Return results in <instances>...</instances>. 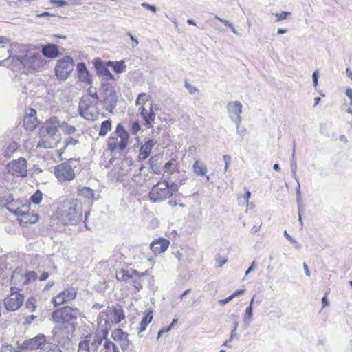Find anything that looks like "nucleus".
<instances>
[{
    "mask_svg": "<svg viewBox=\"0 0 352 352\" xmlns=\"http://www.w3.org/2000/svg\"><path fill=\"white\" fill-rule=\"evenodd\" d=\"M79 111L81 116L88 120H94L97 118L98 112L94 106L88 107L84 102L79 105Z\"/></svg>",
    "mask_w": 352,
    "mask_h": 352,
    "instance_id": "25",
    "label": "nucleus"
},
{
    "mask_svg": "<svg viewBox=\"0 0 352 352\" xmlns=\"http://www.w3.org/2000/svg\"><path fill=\"white\" fill-rule=\"evenodd\" d=\"M25 204H23L19 199H14L12 198V201L10 202L8 207L6 208L11 213H13L16 216L20 215L21 212L24 213L23 207Z\"/></svg>",
    "mask_w": 352,
    "mask_h": 352,
    "instance_id": "27",
    "label": "nucleus"
},
{
    "mask_svg": "<svg viewBox=\"0 0 352 352\" xmlns=\"http://www.w3.org/2000/svg\"><path fill=\"white\" fill-rule=\"evenodd\" d=\"M82 102H84L85 104H87V106L88 107L94 106V102L92 101H91L89 96H84L83 97H82L80 100L79 104H82Z\"/></svg>",
    "mask_w": 352,
    "mask_h": 352,
    "instance_id": "52",
    "label": "nucleus"
},
{
    "mask_svg": "<svg viewBox=\"0 0 352 352\" xmlns=\"http://www.w3.org/2000/svg\"><path fill=\"white\" fill-rule=\"evenodd\" d=\"M58 214V221L63 225H75L82 220V204L76 199H72L64 206Z\"/></svg>",
    "mask_w": 352,
    "mask_h": 352,
    "instance_id": "5",
    "label": "nucleus"
},
{
    "mask_svg": "<svg viewBox=\"0 0 352 352\" xmlns=\"http://www.w3.org/2000/svg\"><path fill=\"white\" fill-rule=\"evenodd\" d=\"M24 297L21 294H16L14 297L10 296L5 299V307L8 311H16L23 305Z\"/></svg>",
    "mask_w": 352,
    "mask_h": 352,
    "instance_id": "19",
    "label": "nucleus"
},
{
    "mask_svg": "<svg viewBox=\"0 0 352 352\" xmlns=\"http://www.w3.org/2000/svg\"><path fill=\"white\" fill-rule=\"evenodd\" d=\"M345 94L350 99V104L352 105V89L347 88L346 89Z\"/></svg>",
    "mask_w": 352,
    "mask_h": 352,
    "instance_id": "64",
    "label": "nucleus"
},
{
    "mask_svg": "<svg viewBox=\"0 0 352 352\" xmlns=\"http://www.w3.org/2000/svg\"><path fill=\"white\" fill-rule=\"evenodd\" d=\"M297 183V188L296 189V203L298 206V210L300 211V208H302V197H301V191H300V184L299 179L298 178V181H296Z\"/></svg>",
    "mask_w": 352,
    "mask_h": 352,
    "instance_id": "46",
    "label": "nucleus"
},
{
    "mask_svg": "<svg viewBox=\"0 0 352 352\" xmlns=\"http://www.w3.org/2000/svg\"><path fill=\"white\" fill-rule=\"evenodd\" d=\"M194 172L198 175H206L207 168L199 161H196L193 164Z\"/></svg>",
    "mask_w": 352,
    "mask_h": 352,
    "instance_id": "40",
    "label": "nucleus"
},
{
    "mask_svg": "<svg viewBox=\"0 0 352 352\" xmlns=\"http://www.w3.org/2000/svg\"><path fill=\"white\" fill-rule=\"evenodd\" d=\"M50 3L55 4L58 7H64L68 5L67 2L65 0H50Z\"/></svg>",
    "mask_w": 352,
    "mask_h": 352,
    "instance_id": "54",
    "label": "nucleus"
},
{
    "mask_svg": "<svg viewBox=\"0 0 352 352\" xmlns=\"http://www.w3.org/2000/svg\"><path fill=\"white\" fill-rule=\"evenodd\" d=\"M23 208L25 212H21L20 215L18 216V221L20 225L33 224L38 221V215L30 212V206L28 204H25Z\"/></svg>",
    "mask_w": 352,
    "mask_h": 352,
    "instance_id": "18",
    "label": "nucleus"
},
{
    "mask_svg": "<svg viewBox=\"0 0 352 352\" xmlns=\"http://www.w3.org/2000/svg\"><path fill=\"white\" fill-rule=\"evenodd\" d=\"M38 122L36 118V111L33 109H30V113L24 117L23 124L28 131H33L37 126Z\"/></svg>",
    "mask_w": 352,
    "mask_h": 352,
    "instance_id": "26",
    "label": "nucleus"
},
{
    "mask_svg": "<svg viewBox=\"0 0 352 352\" xmlns=\"http://www.w3.org/2000/svg\"><path fill=\"white\" fill-rule=\"evenodd\" d=\"M223 161L225 162V172H226L228 169V167L231 163L232 158L229 155H224L223 156Z\"/></svg>",
    "mask_w": 352,
    "mask_h": 352,
    "instance_id": "55",
    "label": "nucleus"
},
{
    "mask_svg": "<svg viewBox=\"0 0 352 352\" xmlns=\"http://www.w3.org/2000/svg\"><path fill=\"white\" fill-rule=\"evenodd\" d=\"M78 195L91 201L98 199L100 196L93 189L86 186L80 187L78 190Z\"/></svg>",
    "mask_w": 352,
    "mask_h": 352,
    "instance_id": "28",
    "label": "nucleus"
},
{
    "mask_svg": "<svg viewBox=\"0 0 352 352\" xmlns=\"http://www.w3.org/2000/svg\"><path fill=\"white\" fill-rule=\"evenodd\" d=\"M99 91L103 96L105 109L109 113H112L118 102V96L113 86L108 82H102Z\"/></svg>",
    "mask_w": 352,
    "mask_h": 352,
    "instance_id": "8",
    "label": "nucleus"
},
{
    "mask_svg": "<svg viewBox=\"0 0 352 352\" xmlns=\"http://www.w3.org/2000/svg\"><path fill=\"white\" fill-rule=\"evenodd\" d=\"M82 312L72 306H64L55 309L51 315V319L55 323L68 324L74 331L77 325L76 320L82 316Z\"/></svg>",
    "mask_w": 352,
    "mask_h": 352,
    "instance_id": "4",
    "label": "nucleus"
},
{
    "mask_svg": "<svg viewBox=\"0 0 352 352\" xmlns=\"http://www.w3.org/2000/svg\"><path fill=\"white\" fill-rule=\"evenodd\" d=\"M59 128L66 135H70L74 133L76 129L74 126L69 125L67 122L59 123Z\"/></svg>",
    "mask_w": 352,
    "mask_h": 352,
    "instance_id": "43",
    "label": "nucleus"
},
{
    "mask_svg": "<svg viewBox=\"0 0 352 352\" xmlns=\"http://www.w3.org/2000/svg\"><path fill=\"white\" fill-rule=\"evenodd\" d=\"M5 352H23L21 350H16L10 344L6 345L4 346Z\"/></svg>",
    "mask_w": 352,
    "mask_h": 352,
    "instance_id": "60",
    "label": "nucleus"
},
{
    "mask_svg": "<svg viewBox=\"0 0 352 352\" xmlns=\"http://www.w3.org/2000/svg\"><path fill=\"white\" fill-rule=\"evenodd\" d=\"M111 337L115 341L120 342L128 338V333L120 329H118L112 331Z\"/></svg>",
    "mask_w": 352,
    "mask_h": 352,
    "instance_id": "37",
    "label": "nucleus"
},
{
    "mask_svg": "<svg viewBox=\"0 0 352 352\" xmlns=\"http://www.w3.org/2000/svg\"><path fill=\"white\" fill-rule=\"evenodd\" d=\"M153 319V312L151 311H148L146 313L144 316V317L142 319V321L140 324V328H139V332L144 331L146 326L151 322Z\"/></svg>",
    "mask_w": 352,
    "mask_h": 352,
    "instance_id": "34",
    "label": "nucleus"
},
{
    "mask_svg": "<svg viewBox=\"0 0 352 352\" xmlns=\"http://www.w3.org/2000/svg\"><path fill=\"white\" fill-rule=\"evenodd\" d=\"M170 241L168 239L160 237L154 240L150 244V248L155 255H157L164 252L168 249Z\"/></svg>",
    "mask_w": 352,
    "mask_h": 352,
    "instance_id": "20",
    "label": "nucleus"
},
{
    "mask_svg": "<svg viewBox=\"0 0 352 352\" xmlns=\"http://www.w3.org/2000/svg\"><path fill=\"white\" fill-rule=\"evenodd\" d=\"M52 333L54 339L59 344H65L70 340V334L66 327L56 326L53 328Z\"/></svg>",
    "mask_w": 352,
    "mask_h": 352,
    "instance_id": "21",
    "label": "nucleus"
},
{
    "mask_svg": "<svg viewBox=\"0 0 352 352\" xmlns=\"http://www.w3.org/2000/svg\"><path fill=\"white\" fill-rule=\"evenodd\" d=\"M13 195L10 193H6L0 196V206L8 207L10 201H12Z\"/></svg>",
    "mask_w": 352,
    "mask_h": 352,
    "instance_id": "44",
    "label": "nucleus"
},
{
    "mask_svg": "<svg viewBox=\"0 0 352 352\" xmlns=\"http://www.w3.org/2000/svg\"><path fill=\"white\" fill-rule=\"evenodd\" d=\"M295 141H294V144H293V151H292V160H291V164H290V168H291V171H292V177L296 180V181H298V176L296 175V173H297V163H296V159H295Z\"/></svg>",
    "mask_w": 352,
    "mask_h": 352,
    "instance_id": "35",
    "label": "nucleus"
},
{
    "mask_svg": "<svg viewBox=\"0 0 352 352\" xmlns=\"http://www.w3.org/2000/svg\"><path fill=\"white\" fill-rule=\"evenodd\" d=\"M234 123L236 125L237 134L239 135L241 137L245 136L247 134L248 131H247V129L244 126H241V122H239V123L238 122H234Z\"/></svg>",
    "mask_w": 352,
    "mask_h": 352,
    "instance_id": "49",
    "label": "nucleus"
},
{
    "mask_svg": "<svg viewBox=\"0 0 352 352\" xmlns=\"http://www.w3.org/2000/svg\"><path fill=\"white\" fill-rule=\"evenodd\" d=\"M164 168L165 173H168V175L173 174L177 170V165L174 162L169 161L165 164Z\"/></svg>",
    "mask_w": 352,
    "mask_h": 352,
    "instance_id": "47",
    "label": "nucleus"
},
{
    "mask_svg": "<svg viewBox=\"0 0 352 352\" xmlns=\"http://www.w3.org/2000/svg\"><path fill=\"white\" fill-rule=\"evenodd\" d=\"M178 190L179 185L176 182L169 184L167 181L159 182L153 186L148 197L153 202H160L170 197Z\"/></svg>",
    "mask_w": 352,
    "mask_h": 352,
    "instance_id": "6",
    "label": "nucleus"
},
{
    "mask_svg": "<svg viewBox=\"0 0 352 352\" xmlns=\"http://www.w3.org/2000/svg\"><path fill=\"white\" fill-rule=\"evenodd\" d=\"M132 278H129V283L131 284L137 291H140L142 289L141 283V278L138 275V272L136 270H132V274H131Z\"/></svg>",
    "mask_w": 352,
    "mask_h": 352,
    "instance_id": "30",
    "label": "nucleus"
},
{
    "mask_svg": "<svg viewBox=\"0 0 352 352\" xmlns=\"http://www.w3.org/2000/svg\"><path fill=\"white\" fill-rule=\"evenodd\" d=\"M89 97L91 96V98L98 100V95L96 91H92V88L89 87L88 89V95Z\"/></svg>",
    "mask_w": 352,
    "mask_h": 352,
    "instance_id": "62",
    "label": "nucleus"
},
{
    "mask_svg": "<svg viewBox=\"0 0 352 352\" xmlns=\"http://www.w3.org/2000/svg\"><path fill=\"white\" fill-rule=\"evenodd\" d=\"M184 86L188 89L190 94H193L197 91L196 87H195L194 86L191 85L190 84H189L186 82H185Z\"/></svg>",
    "mask_w": 352,
    "mask_h": 352,
    "instance_id": "59",
    "label": "nucleus"
},
{
    "mask_svg": "<svg viewBox=\"0 0 352 352\" xmlns=\"http://www.w3.org/2000/svg\"><path fill=\"white\" fill-rule=\"evenodd\" d=\"M132 270L133 269H130L129 270L121 269L116 273V279L119 281H129V278H132L131 275L132 274Z\"/></svg>",
    "mask_w": 352,
    "mask_h": 352,
    "instance_id": "33",
    "label": "nucleus"
},
{
    "mask_svg": "<svg viewBox=\"0 0 352 352\" xmlns=\"http://www.w3.org/2000/svg\"><path fill=\"white\" fill-rule=\"evenodd\" d=\"M134 163L131 158L124 157L113 169V173L117 179H120L123 176L127 175L132 169Z\"/></svg>",
    "mask_w": 352,
    "mask_h": 352,
    "instance_id": "16",
    "label": "nucleus"
},
{
    "mask_svg": "<svg viewBox=\"0 0 352 352\" xmlns=\"http://www.w3.org/2000/svg\"><path fill=\"white\" fill-rule=\"evenodd\" d=\"M106 316L105 324L108 322L118 324L125 318L124 311L120 304L107 307Z\"/></svg>",
    "mask_w": 352,
    "mask_h": 352,
    "instance_id": "12",
    "label": "nucleus"
},
{
    "mask_svg": "<svg viewBox=\"0 0 352 352\" xmlns=\"http://www.w3.org/2000/svg\"><path fill=\"white\" fill-rule=\"evenodd\" d=\"M139 110L140 111L141 117L145 121L147 127L148 129L152 128L155 120V113L153 110V104H151L149 110L146 109L144 106H141Z\"/></svg>",
    "mask_w": 352,
    "mask_h": 352,
    "instance_id": "23",
    "label": "nucleus"
},
{
    "mask_svg": "<svg viewBox=\"0 0 352 352\" xmlns=\"http://www.w3.org/2000/svg\"><path fill=\"white\" fill-rule=\"evenodd\" d=\"M46 342L45 336L44 334L40 333L32 338L24 340L21 346V348L22 349L27 350H35L38 349L41 350V347Z\"/></svg>",
    "mask_w": 352,
    "mask_h": 352,
    "instance_id": "17",
    "label": "nucleus"
},
{
    "mask_svg": "<svg viewBox=\"0 0 352 352\" xmlns=\"http://www.w3.org/2000/svg\"><path fill=\"white\" fill-rule=\"evenodd\" d=\"M38 352H62L59 346L51 342H46Z\"/></svg>",
    "mask_w": 352,
    "mask_h": 352,
    "instance_id": "38",
    "label": "nucleus"
},
{
    "mask_svg": "<svg viewBox=\"0 0 352 352\" xmlns=\"http://www.w3.org/2000/svg\"><path fill=\"white\" fill-rule=\"evenodd\" d=\"M290 14V12H281L280 13H277L276 14V21H282V20H284L285 19H287V16Z\"/></svg>",
    "mask_w": 352,
    "mask_h": 352,
    "instance_id": "53",
    "label": "nucleus"
},
{
    "mask_svg": "<svg viewBox=\"0 0 352 352\" xmlns=\"http://www.w3.org/2000/svg\"><path fill=\"white\" fill-rule=\"evenodd\" d=\"M7 169L10 174L16 177H25L27 175V161L24 157L14 160L7 164Z\"/></svg>",
    "mask_w": 352,
    "mask_h": 352,
    "instance_id": "11",
    "label": "nucleus"
},
{
    "mask_svg": "<svg viewBox=\"0 0 352 352\" xmlns=\"http://www.w3.org/2000/svg\"><path fill=\"white\" fill-rule=\"evenodd\" d=\"M120 144V140L118 141L117 138L111 137L109 138L107 147L111 151H113L117 148H119L121 151L124 150L125 148H122Z\"/></svg>",
    "mask_w": 352,
    "mask_h": 352,
    "instance_id": "36",
    "label": "nucleus"
},
{
    "mask_svg": "<svg viewBox=\"0 0 352 352\" xmlns=\"http://www.w3.org/2000/svg\"><path fill=\"white\" fill-rule=\"evenodd\" d=\"M92 63L98 76H102L106 80H115L114 76L108 69L110 67L108 61H104L100 58H96L93 60Z\"/></svg>",
    "mask_w": 352,
    "mask_h": 352,
    "instance_id": "14",
    "label": "nucleus"
},
{
    "mask_svg": "<svg viewBox=\"0 0 352 352\" xmlns=\"http://www.w3.org/2000/svg\"><path fill=\"white\" fill-rule=\"evenodd\" d=\"M78 290L77 287L70 286L52 298V302L55 307L67 303L76 298Z\"/></svg>",
    "mask_w": 352,
    "mask_h": 352,
    "instance_id": "10",
    "label": "nucleus"
},
{
    "mask_svg": "<svg viewBox=\"0 0 352 352\" xmlns=\"http://www.w3.org/2000/svg\"><path fill=\"white\" fill-rule=\"evenodd\" d=\"M215 19H218L219 21L223 23L225 25L228 26V28H230V26H232V25L229 21L220 18L218 16H215Z\"/></svg>",
    "mask_w": 352,
    "mask_h": 352,
    "instance_id": "63",
    "label": "nucleus"
},
{
    "mask_svg": "<svg viewBox=\"0 0 352 352\" xmlns=\"http://www.w3.org/2000/svg\"><path fill=\"white\" fill-rule=\"evenodd\" d=\"M129 345V340H128V338L120 342V348L123 351H125L128 349Z\"/></svg>",
    "mask_w": 352,
    "mask_h": 352,
    "instance_id": "58",
    "label": "nucleus"
},
{
    "mask_svg": "<svg viewBox=\"0 0 352 352\" xmlns=\"http://www.w3.org/2000/svg\"><path fill=\"white\" fill-rule=\"evenodd\" d=\"M108 64L117 74L122 73L126 70V66L125 65L124 60H123L119 61L108 60Z\"/></svg>",
    "mask_w": 352,
    "mask_h": 352,
    "instance_id": "31",
    "label": "nucleus"
},
{
    "mask_svg": "<svg viewBox=\"0 0 352 352\" xmlns=\"http://www.w3.org/2000/svg\"><path fill=\"white\" fill-rule=\"evenodd\" d=\"M76 69L80 81L91 85L92 83V77L89 74L85 63L79 62L77 63Z\"/></svg>",
    "mask_w": 352,
    "mask_h": 352,
    "instance_id": "22",
    "label": "nucleus"
},
{
    "mask_svg": "<svg viewBox=\"0 0 352 352\" xmlns=\"http://www.w3.org/2000/svg\"><path fill=\"white\" fill-rule=\"evenodd\" d=\"M318 78H319L318 72L316 70V71L314 72V73L312 74L313 85L315 87V89H316V87L318 86Z\"/></svg>",
    "mask_w": 352,
    "mask_h": 352,
    "instance_id": "57",
    "label": "nucleus"
},
{
    "mask_svg": "<svg viewBox=\"0 0 352 352\" xmlns=\"http://www.w3.org/2000/svg\"><path fill=\"white\" fill-rule=\"evenodd\" d=\"M111 129V122L109 120H104L102 122L99 131L100 136H105L108 131Z\"/></svg>",
    "mask_w": 352,
    "mask_h": 352,
    "instance_id": "39",
    "label": "nucleus"
},
{
    "mask_svg": "<svg viewBox=\"0 0 352 352\" xmlns=\"http://www.w3.org/2000/svg\"><path fill=\"white\" fill-rule=\"evenodd\" d=\"M78 161L70 159L62 162L54 167V175L60 182L72 181L75 178L74 164Z\"/></svg>",
    "mask_w": 352,
    "mask_h": 352,
    "instance_id": "7",
    "label": "nucleus"
},
{
    "mask_svg": "<svg viewBox=\"0 0 352 352\" xmlns=\"http://www.w3.org/2000/svg\"><path fill=\"white\" fill-rule=\"evenodd\" d=\"M38 278L37 273L34 271H30L25 274L24 284H28L30 282L35 281Z\"/></svg>",
    "mask_w": 352,
    "mask_h": 352,
    "instance_id": "45",
    "label": "nucleus"
},
{
    "mask_svg": "<svg viewBox=\"0 0 352 352\" xmlns=\"http://www.w3.org/2000/svg\"><path fill=\"white\" fill-rule=\"evenodd\" d=\"M12 66V67L23 66L28 72L39 69L45 65V60L38 53L30 52L25 55L10 54L9 57L0 60V65Z\"/></svg>",
    "mask_w": 352,
    "mask_h": 352,
    "instance_id": "2",
    "label": "nucleus"
},
{
    "mask_svg": "<svg viewBox=\"0 0 352 352\" xmlns=\"http://www.w3.org/2000/svg\"><path fill=\"white\" fill-rule=\"evenodd\" d=\"M116 133L117 136L120 138V145L122 148H126L129 140V133L126 131V130L124 128V126L122 124H119L116 126Z\"/></svg>",
    "mask_w": 352,
    "mask_h": 352,
    "instance_id": "29",
    "label": "nucleus"
},
{
    "mask_svg": "<svg viewBox=\"0 0 352 352\" xmlns=\"http://www.w3.org/2000/svg\"><path fill=\"white\" fill-rule=\"evenodd\" d=\"M41 52L45 57L52 59L56 58L60 55L58 46L50 43L42 45Z\"/></svg>",
    "mask_w": 352,
    "mask_h": 352,
    "instance_id": "24",
    "label": "nucleus"
},
{
    "mask_svg": "<svg viewBox=\"0 0 352 352\" xmlns=\"http://www.w3.org/2000/svg\"><path fill=\"white\" fill-rule=\"evenodd\" d=\"M66 146H69L70 144H72V145H76L77 144H78L79 141L76 139H74L73 138H71V137H69L67 140H66Z\"/></svg>",
    "mask_w": 352,
    "mask_h": 352,
    "instance_id": "61",
    "label": "nucleus"
},
{
    "mask_svg": "<svg viewBox=\"0 0 352 352\" xmlns=\"http://www.w3.org/2000/svg\"><path fill=\"white\" fill-rule=\"evenodd\" d=\"M59 120L56 117L50 118L43 126L37 147L50 148L55 147L60 140L58 132Z\"/></svg>",
    "mask_w": 352,
    "mask_h": 352,
    "instance_id": "3",
    "label": "nucleus"
},
{
    "mask_svg": "<svg viewBox=\"0 0 352 352\" xmlns=\"http://www.w3.org/2000/svg\"><path fill=\"white\" fill-rule=\"evenodd\" d=\"M239 316L234 314H231L228 319L232 324V329L230 333L231 339L237 338L236 329L239 325Z\"/></svg>",
    "mask_w": 352,
    "mask_h": 352,
    "instance_id": "32",
    "label": "nucleus"
},
{
    "mask_svg": "<svg viewBox=\"0 0 352 352\" xmlns=\"http://www.w3.org/2000/svg\"><path fill=\"white\" fill-rule=\"evenodd\" d=\"M19 145L15 142L3 143L0 146V164L7 162L14 154L18 152Z\"/></svg>",
    "mask_w": 352,
    "mask_h": 352,
    "instance_id": "13",
    "label": "nucleus"
},
{
    "mask_svg": "<svg viewBox=\"0 0 352 352\" xmlns=\"http://www.w3.org/2000/svg\"><path fill=\"white\" fill-rule=\"evenodd\" d=\"M143 98H145V100H149L150 98H151V96L149 95H147L145 93H141L138 95V97L135 101V103H136V105L137 106H139V105H142L143 106V104L142 102V99Z\"/></svg>",
    "mask_w": 352,
    "mask_h": 352,
    "instance_id": "51",
    "label": "nucleus"
},
{
    "mask_svg": "<svg viewBox=\"0 0 352 352\" xmlns=\"http://www.w3.org/2000/svg\"><path fill=\"white\" fill-rule=\"evenodd\" d=\"M243 105L239 101H232L228 103L226 109L228 116L232 122H241Z\"/></svg>",
    "mask_w": 352,
    "mask_h": 352,
    "instance_id": "15",
    "label": "nucleus"
},
{
    "mask_svg": "<svg viewBox=\"0 0 352 352\" xmlns=\"http://www.w3.org/2000/svg\"><path fill=\"white\" fill-rule=\"evenodd\" d=\"M74 69V60L69 56L58 60L55 67V73L59 80H66Z\"/></svg>",
    "mask_w": 352,
    "mask_h": 352,
    "instance_id": "9",
    "label": "nucleus"
},
{
    "mask_svg": "<svg viewBox=\"0 0 352 352\" xmlns=\"http://www.w3.org/2000/svg\"><path fill=\"white\" fill-rule=\"evenodd\" d=\"M108 333L106 328L82 337L77 352H110L111 342L107 338Z\"/></svg>",
    "mask_w": 352,
    "mask_h": 352,
    "instance_id": "1",
    "label": "nucleus"
},
{
    "mask_svg": "<svg viewBox=\"0 0 352 352\" xmlns=\"http://www.w3.org/2000/svg\"><path fill=\"white\" fill-rule=\"evenodd\" d=\"M141 6L151 11L153 13H155L157 10V8L155 6L150 5L148 3H142L141 4Z\"/></svg>",
    "mask_w": 352,
    "mask_h": 352,
    "instance_id": "56",
    "label": "nucleus"
},
{
    "mask_svg": "<svg viewBox=\"0 0 352 352\" xmlns=\"http://www.w3.org/2000/svg\"><path fill=\"white\" fill-rule=\"evenodd\" d=\"M43 198V194L39 190H37L31 197H30V201L34 203V204H38L41 203Z\"/></svg>",
    "mask_w": 352,
    "mask_h": 352,
    "instance_id": "48",
    "label": "nucleus"
},
{
    "mask_svg": "<svg viewBox=\"0 0 352 352\" xmlns=\"http://www.w3.org/2000/svg\"><path fill=\"white\" fill-rule=\"evenodd\" d=\"M141 129V126L138 121L131 123L130 130L133 135H136Z\"/></svg>",
    "mask_w": 352,
    "mask_h": 352,
    "instance_id": "50",
    "label": "nucleus"
},
{
    "mask_svg": "<svg viewBox=\"0 0 352 352\" xmlns=\"http://www.w3.org/2000/svg\"><path fill=\"white\" fill-rule=\"evenodd\" d=\"M253 316V308L251 305H249L248 307H246L245 314L243 316V321L244 322L249 325L250 322H252V318Z\"/></svg>",
    "mask_w": 352,
    "mask_h": 352,
    "instance_id": "42",
    "label": "nucleus"
},
{
    "mask_svg": "<svg viewBox=\"0 0 352 352\" xmlns=\"http://www.w3.org/2000/svg\"><path fill=\"white\" fill-rule=\"evenodd\" d=\"M156 144V142L153 140H149L146 141L141 147L140 149V152H145L150 155L151 151L154 146V145Z\"/></svg>",
    "mask_w": 352,
    "mask_h": 352,
    "instance_id": "41",
    "label": "nucleus"
}]
</instances>
